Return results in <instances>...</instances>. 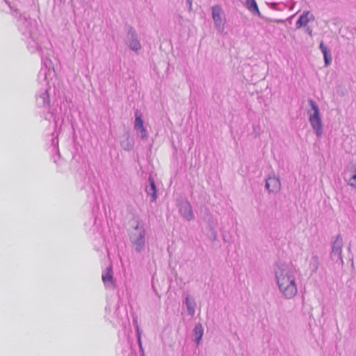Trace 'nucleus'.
<instances>
[{"label": "nucleus", "mask_w": 356, "mask_h": 356, "mask_svg": "<svg viewBox=\"0 0 356 356\" xmlns=\"http://www.w3.org/2000/svg\"><path fill=\"white\" fill-rule=\"evenodd\" d=\"M274 272L280 293L286 299L293 298L298 292L294 270L284 262L277 263Z\"/></svg>", "instance_id": "1"}, {"label": "nucleus", "mask_w": 356, "mask_h": 356, "mask_svg": "<svg viewBox=\"0 0 356 356\" xmlns=\"http://www.w3.org/2000/svg\"><path fill=\"white\" fill-rule=\"evenodd\" d=\"M17 26L22 35V40L28 44V48L33 53L39 49V33L35 19L20 15L17 19Z\"/></svg>", "instance_id": "2"}, {"label": "nucleus", "mask_w": 356, "mask_h": 356, "mask_svg": "<svg viewBox=\"0 0 356 356\" xmlns=\"http://www.w3.org/2000/svg\"><path fill=\"white\" fill-rule=\"evenodd\" d=\"M145 234L144 225L140 221L137 222V225L129 233L130 243L137 253H141L145 249Z\"/></svg>", "instance_id": "3"}, {"label": "nucleus", "mask_w": 356, "mask_h": 356, "mask_svg": "<svg viewBox=\"0 0 356 356\" xmlns=\"http://www.w3.org/2000/svg\"><path fill=\"white\" fill-rule=\"evenodd\" d=\"M308 102L314 111L312 114L309 115V121L316 136H321L323 134V124L318 106L316 102L312 99H309Z\"/></svg>", "instance_id": "4"}, {"label": "nucleus", "mask_w": 356, "mask_h": 356, "mask_svg": "<svg viewBox=\"0 0 356 356\" xmlns=\"http://www.w3.org/2000/svg\"><path fill=\"white\" fill-rule=\"evenodd\" d=\"M343 244V239L340 234L335 236L334 241H332L330 259L338 267H341L343 265V260L341 255Z\"/></svg>", "instance_id": "5"}, {"label": "nucleus", "mask_w": 356, "mask_h": 356, "mask_svg": "<svg viewBox=\"0 0 356 356\" xmlns=\"http://www.w3.org/2000/svg\"><path fill=\"white\" fill-rule=\"evenodd\" d=\"M211 10L215 27L218 32L222 33L225 29V24L224 12L219 5L212 6Z\"/></svg>", "instance_id": "6"}, {"label": "nucleus", "mask_w": 356, "mask_h": 356, "mask_svg": "<svg viewBox=\"0 0 356 356\" xmlns=\"http://www.w3.org/2000/svg\"><path fill=\"white\" fill-rule=\"evenodd\" d=\"M126 43L132 51L137 52L141 49L136 30L131 26H127Z\"/></svg>", "instance_id": "7"}, {"label": "nucleus", "mask_w": 356, "mask_h": 356, "mask_svg": "<svg viewBox=\"0 0 356 356\" xmlns=\"http://www.w3.org/2000/svg\"><path fill=\"white\" fill-rule=\"evenodd\" d=\"M179 212L180 215L187 221L194 219V214L191 203L187 200H181L178 204Z\"/></svg>", "instance_id": "8"}, {"label": "nucleus", "mask_w": 356, "mask_h": 356, "mask_svg": "<svg viewBox=\"0 0 356 356\" xmlns=\"http://www.w3.org/2000/svg\"><path fill=\"white\" fill-rule=\"evenodd\" d=\"M266 188L269 193H277L281 188V182L278 177L270 176L266 179Z\"/></svg>", "instance_id": "9"}, {"label": "nucleus", "mask_w": 356, "mask_h": 356, "mask_svg": "<svg viewBox=\"0 0 356 356\" xmlns=\"http://www.w3.org/2000/svg\"><path fill=\"white\" fill-rule=\"evenodd\" d=\"M102 279L106 288L111 289H115V284L113 280V268L111 265L106 268V271L103 272Z\"/></svg>", "instance_id": "10"}, {"label": "nucleus", "mask_w": 356, "mask_h": 356, "mask_svg": "<svg viewBox=\"0 0 356 356\" xmlns=\"http://www.w3.org/2000/svg\"><path fill=\"white\" fill-rule=\"evenodd\" d=\"M50 98L49 89H42L36 95V104L38 106L45 107L49 105Z\"/></svg>", "instance_id": "11"}, {"label": "nucleus", "mask_w": 356, "mask_h": 356, "mask_svg": "<svg viewBox=\"0 0 356 356\" xmlns=\"http://www.w3.org/2000/svg\"><path fill=\"white\" fill-rule=\"evenodd\" d=\"M311 20H314V16L309 11L304 12L299 16V18L296 23V29L307 26L309 22Z\"/></svg>", "instance_id": "12"}, {"label": "nucleus", "mask_w": 356, "mask_h": 356, "mask_svg": "<svg viewBox=\"0 0 356 356\" xmlns=\"http://www.w3.org/2000/svg\"><path fill=\"white\" fill-rule=\"evenodd\" d=\"M149 185L146 186L145 191L150 196L151 202H154L157 199V190L154 179L152 176L148 178Z\"/></svg>", "instance_id": "13"}, {"label": "nucleus", "mask_w": 356, "mask_h": 356, "mask_svg": "<svg viewBox=\"0 0 356 356\" xmlns=\"http://www.w3.org/2000/svg\"><path fill=\"white\" fill-rule=\"evenodd\" d=\"M319 49L323 54L325 66H329L331 64L332 59L330 49L324 44L323 41L321 42Z\"/></svg>", "instance_id": "14"}, {"label": "nucleus", "mask_w": 356, "mask_h": 356, "mask_svg": "<svg viewBox=\"0 0 356 356\" xmlns=\"http://www.w3.org/2000/svg\"><path fill=\"white\" fill-rule=\"evenodd\" d=\"M44 67H42L38 74V81L39 83H46L48 85V74L51 72L50 67H47V62H44Z\"/></svg>", "instance_id": "15"}, {"label": "nucleus", "mask_w": 356, "mask_h": 356, "mask_svg": "<svg viewBox=\"0 0 356 356\" xmlns=\"http://www.w3.org/2000/svg\"><path fill=\"white\" fill-rule=\"evenodd\" d=\"M245 7L252 15L262 17L255 0H246Z\"/></svg>", "instance_id": "16"}, {"label": "nucleus", "mask_w": 356, "mask_h": 356, "mask_svg": "<svg viewBox=\"0 0 356 356\" xmlns=\"http://www.w3.org/2000/svg\"><path fill=\"white\" fill-rule=\"evenodd\" d=\"M204 329L201 323H197L195 325V327L193 330V333L194 335V341L199 345L202 337L203 336Z\"/></svg>", "instance_id": "17"}, {"label": "nucleus", "mask_w": 356, "mask_h": 356, "mask_svg": "<svg viewBox=\"0 0 356 356\" xmlns=\"http://www.w3.org/2000/svg\"><path fill=\"white\" fill-rule=\"evenodd\" d=\"M184 303L186 304L187 307L188 314L191 316H193L195 314V309L196 307L195 300L193 298H191L189 295H188L185 298Z\"/></svg>", "instance_id": "18"}, {"label": "nucleus", "mask_w": 356, "mask_h": 356, "mask_svg": "<svg viewBox=\"0 0 356 356\" xmlns=\"http://www.w3.org/2000/svg\"><path fill=\"white\" fill-rule=\"evenodd\" d=\"M143 127L142 113L138 110H136L135 112L134 129L137 131Z\"/></svg>", "instance_id": "19"}, {"label": "nucleus", "mask_w": 356, "mask_h": 356, "mask_svg": "<svg viewBox=\"0 0 356 356\" xmlns=\"http://www.w3.org/2000/svg\"><path fill=\"white\" fill-rule=\"evenodd\" d=\"M309 266L313 273L317 272L319 267V258L317 254L312 255Z\"/></svg>", "instance_id": "20"}, {"label": "nucleus", "mask_w": 356, "mask_h": 356, "mask_svg": "<svg viewBox=\"0 0 356 356\" xmlns=\"http://www.w3.org/2000/svg\"><path fill=\"white\" fill-rule=\"evenodd\" d=\"M44 119L48 121H51V120H53L55 123V125H57L58 118L56 117V115L54 114L52 111H49L47 115H45Z\"/></svg>", "instance_id": "21"}, {"label": "nucleus", "mask_w": 356, "mask_h": 356, "mask_svg": "<svg viewBox=\"0 0 356 356\" xmlns=\"http://www.w3.org/2000/svg\"><path fill=\"white\" fill-rule=\"evenodd\" d=\"M137 131L140 133L141 140H146L147 138V131L144 127L137 130Z\"/></svg>", "instance_id": "22"}, {"label": "nucleus", "mask_w": 356, "mask_h": 356, "mask_svg": "<svg viewBox=\"0 0 356 356\" xmlns=\"http://www.w3.org/2000/svg\"><path fill=\"white\" fill-rule=\"evenodd\" d=\"M6 3L9 6L10 8L13 10H14L15 12L17 13V9L15 7L14 5H12L10 2H8V1L5 0Z\"/></svg>", "instance_id": "23"}, {"label": "nucleus", "mask_w": 356, "mask_h": 356, "mask_svg": "<svg viewBox=\"0 0 356 356\" xmlns=\"http://www.w3.org/2000/svg\"><path fill=\"white\" fill-rule=\"evenodd\" d=\"M210 238L211 240L216 241L217 239V233L215 231H213Z\"/></svg>", "instance_id": "24"}, {"label": "nucleus", "mask_w": 356, "mask_h": 356, "mask_svg": "<svg viewBox=\"0 0 356 356\" xmlns=\"http://www.w3.org/2000/svg\"><path fill=\"white\" fill-rule=\"evenodd\" d=\"M305 31L310 35H312V29L309 26H307Z\"/></svg>", "instance_id": "25"}, {"label": "nucleus", "mask_w": 356, "mask_h": 356, "mask_svg": "<svg viewBox=\"0 0 356 356\" xmlns=\"http://www.w3.org/2000/svg\"><path fill=\"white\" fill-rule=\"evenodd\" d=\"M137 331H138V341L140 347L141 348L140 337V334H139V329L138 327H137Z\"/></svg>", "instance_id": "26"}, {"label": "nucleus", "mask_w": 356, "mask_h": 356, "mask_svg": "<svg viewBox=\"0 0 356 356\" xmlns=\"http://www.w3.org/2000/svg\"><path fill=\"white\" fill-rule=\"evenodd\" d=\"M42 61H43V63H44V62H47V67H50V65H51V60H49V59H47L45 60H44V59H42Z\"/></svg>", "instance_id": "27"}, {"label": "nucleus", "mask_w": 356, "mask_h": 356, "mask_svg": "<svg viewBox=\"0 0 356 356\" xmlns=\"http://www.w3.org/2000/svg\"><path fill=\"white\" fill-rule=\"evenodd\" d=\"M188 3L191 6V0H187Z\"/></svg>", "instance_id": "28"}]
</instances>
